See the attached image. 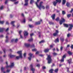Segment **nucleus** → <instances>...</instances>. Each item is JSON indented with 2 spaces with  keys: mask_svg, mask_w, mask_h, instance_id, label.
<instances>
[{
  "mask_svg": "<svg viewBox=\"0 0 73 73\" xmlns=\"http://www.w3.org/2000/svg\"><path fill=\"white\" fill-rule=\"evenodd\" d=\"M11 65H10V68H13L14 66V63H10Z\"/></svg>",
  "mask_w": 73,
  "mask_h": 73,
  "instance_id": "obj_11",
  "label": "nucleus"
},
{
  "mask_svg": "<svg viewBox=\"0 0 73 73\" xmlns=\"http://www.w3.org/2000/svg\"><path fill=\"white\" fill-rule=\"evenodd\" d=\"M31 47L32 48H35V45L34 44H33L31 46Z\"/></svg>",
  "mask_w": 73,
  "mask_h": 73,
  "instance_id": "obj_54",
  "label": "nucleus"
},
{
  "mask_svg": "<svg viewBox=\"0 0 73 73\" xmlns=\"http://www.w3.org/2000/svg\"><path fill=\"white\" fill-rule=\"evenodd\" d=\"M28 41L29 42H31L33 41V38H31V39H29Z\"/></svg>",
  "mask_w": 73,
  "mask_h": 73,
  "instance_id": "obj_29",
  "label": "nucleus"
},
{
  "mask_svg": "<svg viewBox=\"0 0 73 73\" xmlns=\"http://www.w3.org/2000/svg\"><path fill=\"white\" fill-rule=\"evenodd\" d=\"M15 23V21H12L11 22V24L12 25L13 27H15V25L14 24V23Z\"/></svg>",
  "mask_w": 73,
  "mask_h": 73,
  "instance_id": "obj_13",
  "label": "nucleus"
},
{
  "mask_svg": "<svg viewBox=\"0 0 73 73\" xmlns=\"http://www.w3.org/2000/svg\"><path fill=\"white\" fill-rule=\"evenodd\" d=\"M69 26L70 27H69L68 31H70L72 29V27H73V24H69Z\"/></svg>",
  "mask_w": 73,
  "mask_h": 73,
  "instance_id": "obj_6",
  "label": "nucleus"
},
{
  "mask_svg": "<svg viewBox=\"0 0 73 73\" xmlns=\"http://www.w3.org/2000/svg\"><path fill=\"white\" fill-rule=\"evenodd\" d=\"M49 23L50 25H53L54 24V23L51 22H49Z\"/></svg>",
  "mask_w": 73,
  "mask_h": 73,
  "instance_id": "obj_36",
  "label": "nucleus"
},
{
  "mask_svg": "<svg viewBox=\"0 0 73 73\" xmlns=\"http://www.w3.org/2000/svg\"><path fill=\"white\" fill-rule=\"evenodd\" d=\"M63 48H64V47H63V46H61L60 48V51H62V49H63Z\"/></svg>",
  "mask_w": 73,
  "mask_h": 73,
  "instance_id": "obj_38",
  "label": "nucleus"
},
{
  "mask_svg": "<svg viewBox=\"0 0 73 73\" xmlns=\"http://www.w3.org/2000/svg\"><path fill=\"white\" fill-rule=\"evenodd\" d=\"M66 1L65 0H63L62 4L64 5V4L65 3Z\"/></svg>",
  "mask_w": 73,
  "mask_h": 73,
  "instance_id": "obj_40",
  "label": "nucleus"
},
{
  "mask_svg": "<svg viewBox=\"0 0 73 73\" xmlns=\"http://www.w3.org/2000/svg\"><path fill=\"white\" fill-rule=\"evenodd\" d=\"M21 32H22V31H19V34H20V35L21 34Z\"/></svg>",
  "mask_w": 73,
  "mask_h": 73,
  "instance_id": "obj_64",
  "label": "nucleus"
},
{
  "mask_svg": "<svg viewBox=\"0 0 73 73\" xmlns=\"http://www.w3.org/2000/svg\"><path fill=\"white\" fill-rule=\"evenodd\" d=\"M9 57H15V55H12L11 54H10L9 55Z\"/></svg>",
  "mask_w": 73,
  "mask_h": 73,
  "instance_id": "obj_19",
  "label": "nucleus"
},
{
  "mask_svg": "<svg viewBox=\"0 0 73 73\" xmlns=\"http://www.w3.org/2000/svg\"><path fill=\"white\" fill-rule=\"evenodd\" d=\"M17 53L19 54V56H22V51H20L17 52Z\"/></svg>",
  "mask_w": 73,
  "mask_h": 73,
  "instance_id": "obj_10",
  "label": "nucleus"
},
{
  "mask_svg": "<svg viewBox=\"0 0 73 73\" xmlns=\"http://www.w3.org/2000/svg\"><path fill=\"white\" fill-rule=\"evenodd\" d=\"M2 72H3V73H7V72L6 71H5V70L3 71H2Z\"/></svg>",
  "mask_w": 73,
  "mask_h": 73,
  "instance_id": "obj_62",
  "label": "nucleus"
},
{
  "mask_svg": "<svg viewBox=\"0 0 73 73\" xmlns=\"http://www.w3.org/2000/svg\"><path fill=\"white\" fill-rule=\"evenodd\" d=\"M3 30H4V28H0V32H3Z\"/></svg>",
  "mask_w": 73,
  "mask_h": 73,
  "instance_id": "obj_21",
  "label": "nucleus"
},
{
  "mask_svg": "<svg viewBox=\"0 0 73 73\" xmlns=\"http://www.w3.org/2000/svg\"><path fill=\"white\" fill-rule=\"evenodd\" d=\"M23 58V56H21V55H19V56L16 57V58L17 60H19V59L20 58Z\"/></svg>",
  "mask_w": 73,
  "mask_h": 73,
  "instance_id": "obj_12",
  "label": "nucleus"
},
{
  "mask_svg": "<svg viewBox=\"0 0 73 73\" xmlns=\"http://www.w3.org/2000/svg\"><path fill=\"white\" fill-rule=\"evenodd\" d=\"M30 67L31 68V69L32 71L33 72V73H34V72L35 71V69L33 68V64H31Z\"/></svg>",
  "mask_w": 73,
  "mask_h": 73,
  "instance_id": "obj_3",
  "label": "nucleus"
},
{
  "mask_svg": "<svg viewBox=\"0 0 73 73\" xmlns=\"http://www.w3.org/2000/svg\"><path fill=\"white\" fill-rule=\"evenodd\" d=\"M22 22L24 23H25V19H24L22 21Z\"/></svg>",
  "mask_w": 73,
  "mask_h": 73,
  "instance_id": "obj_55",
  "label": "nucleus"
},
{
  "mask_svg": "<svg viewBox=\"0 0 73 73\" xmlns=\"http://www.w3.org/2000/svg\"><path fill=\"white\" fill-rule=\"evenodd\" d=\"M46 9H49V6L48 5H47L46 6Z\"/></svg>",
  "mask_w": 73,
  "mask_h": 73,
  "instance_id": "obj_53",
  "label": "nucleus"
},
{
  "mask_svg": "<svg viewBox=\"0 0 73 73\" xmlns=\"http://www.w3.org/2000/svg\"><path fill=\"white\" fill-rule=\"evenodd\" d=\"M55 42H59V40L58 39V38H57L55 40Z\"/></svg>",
  "mask_w": 73,
  "mask_h": 73,
  "instance_id": "obj_27",
  "label": "nucleus"
},
{
  "mask_svg": "<svg viewBox=\"0 0 73 73\" xmlns=\"http://www.w3.org/2000/svg\"><path fill=\"white\" fill-rule=\"evenodd\" d=\"M42 4H43V2H41L40 3V5H38V4H37V3H36V4L38 8L39 9H40V7H41V6L42 5Z\"/></svg>",
  "mask_w": 73,
  "mask_h": 73,
  "instance_id": "obj_4",
  "label": "nucleus"
},
{
  "mask_svg": "<svg viewBox=\"0 0 73 73\" xmlns=\"http://www.w3.org/2000/svg\"><path fill=\"white\" fill-rule=\"evenodd\" d=\"M56 21H58L60 20V19L59 18V17H57L56 19Z\"/></svg>",
  "mask_w": 73,
  "mask_h": 73,
  "instance_id": "obj_39",
  "label": "nucleus"
},
{
  "mask_svg": "<svg viewBox=\"0 0 73 73\" xmlns=\"http://www.w3.org/2000/svg\"><path fill=\"white\" fill-rule=\"evenodd\" d=\"M57 54L55 52H54L53 53V55H54V56H56Z\"/></svg>",
  "mask_w": 73,
  "mask_h": 73,
  "instance_id": "obj_46",
  "label": "nucleus"
},
{
  "mask_svg": "<svg viewBox=\"0 0 73 73\" xmlns=\"http://www.w3.org/2000/svg\"><path fill=\"white\" fill-rule=\"evenodd\" d=\"M70 36V34L69 33L67 34V36L68 37H69Z\"/></svg>",
  "mask_w": 73,
  "mask_h": 73,
  "instance_id": "obj_48",
  "label": "nucleus"
},
{
  "mask_svg": "<svg viewBox=\"0 0 73 73\" xmlns=\"http://www.w3.org/2000/svg\"><path fill=\"white\" fill-rule=\"evenodd\" d=\"M61 19H62V21H61L60 22V25H61L62 24V23H64L65 21V20L64 18H62Z\"/></svg>",
  "mask_w": 73,
  "mask_h": 73,
  "instance_id": "obj_8",
  "label": "nucleus"
},
{
  "mask_svg": "<svg viewBox=\"0 0 73 73\" xmlns=\"http://www.w3.org/2000/svg\"><path fill=\"white\" fill-rule=\"evenodd\" d=\"M7 57V55H6V54H5V55L3 56V57H4V58H5V57Z\"/></svg>",
  "mask_w": 73,
  "mask_h": 73,
  "instance_id": "obj_60",
  "label": "nucleus"
},
{
  "mask_svg": "<svg viewBox=\"0 0 73 73\" xmlns=\"http://www.w3.org/2000/svg\"><path fill=\"white\" fill-rule=\"evenodd\" d=\"M42 68L43 69H46V67L45 66H43L42 67Z\"/></svg>",
  "mask_w": 73,
  "mask_h": 73,
  "instance_id": "obj_52",
  "label": "nucleus"
},
{
  "mask_svg": "<svg viewBox=\"0 0 73 73\" xmlns=\"http://www.w3.org/2000/svg\"><path fill=\"white\" fill-rule=\"evenodd\" d=\"M6 40H5V42H8V36H6Z\"/></svg>",
  "mask_w": 73,
  "mask_h": 73,
  "instance_id": "obj_22",
  "label": "nucleus"
},
{
  "mask_svg": "<svg viewBox=\"0 0 73 73\" xmlns=\"http://www.w3.org/2000/svg\"><path fill=\"white\" fill-rule=\"evenodd\" d=\"M40 8V9H40V10H41V8H42V9H45V7H44V6H43L42 5V6H41Z\"/></svg>",
  "mask_w": 73,
  "mask_h": 73,
  "instance_id": "obj_20",
  "label": "nucleus"
},
{
  "mask_svg": "<svg viewBox=\"0 0 73 73\" xmlns=\"http://www.w3.org/2000/svg\"><path fill=\"white\" fill-rule=\"evenodd\" d=\"M32 51H36L37 50L36 49H33L32 50Z\"/></svg>",
  "mask_w": 73,
  "mask_h": 73,
  "instance_id": "obj_57",
  "label": "nucleus"
},
{
  "mask_svg": "<svg viewBox=\"0 0 73 73\" xmlns=\"http://www.w3.org/2000/svg\"><path fill=\"white\" fill-rule=\"evenodd\" d=\"M5 69V68L3 67H2L1 68V72H3L4 71Z\"/></svg>",
  "mask_w": 73,
  "mask_h": 73,
  "instance_id": "obj_25",
  "label": "nucleus"
},
{
  "mask_svg": "<svg viewBox=\"0 0 73 73\" xmlns=\"http://www.w3.org/2000/svg\"><path fill=\"white\" fill-rule=\"evenodd\" d=\"M25 3L24 4L25 6H27L28 4V0H25Z\"/></svg>",
  "mask_w": 73,
  "mask_h": 73,
  "instance_id": "obj_9",
  "label": "nucleus"
},
{
  "mask_svg": "<svg viewBox=\"0 0 73 73\" xmlns=\"http://www.w3.org/2000/svg\"><path fill=\"white\" fill-rule=\"evenodd\" d=\"M56 32L53 34V36H58V33L59 32L58 30H56L55 31Z\"/></svg>",
  "mask_w": 73,
  "mask_h": 73,
  "instance_id": "obj_5",
  "label": "nucleus"
},
{
  "mask_svg": "<svg viewBox=\"0 0 73 73\" xmlns=\"http://www.w3.org/2000/svg\"><path fill=\"white\" fill-rule=\"evenodd\" d=\"M3 8H4V6H2L1 7L0 9H1V10H2V9H3Z\"/></svg>",
  "mask_w": 73,
  "mask_h": 73,
  "instance_id": "obj_41",
  "label": "nucleus"
},
{
  "mask_svg": "<svg viewBox=\"0 0 73 73\" xmlns=\"http://www.w3.org/2000/svg\"><path fill=\"white\" fill-rule=\"evenodd\" d=\"M61 0H56V1H54L53 2V4L54 6H56V4H57V3L58 2V3H61Z\"/></svg>",
  "mask_w": 73,
  "mask_h": 73,
  "instance_id": "obj_2",
  "label": "nucleus"
},
{
  "mask_svg": "<svg viewBox=\"0 0 73 73\" xmlns=\"http://www.w3.org/2000/svg\"><path fill=\"white\" fill-rule=\"evenodd\" d=\"M65 57H66V56H65V55H64L63 56L62 58L64 59V58H65Z\"/></svg>",
  "mask_w": 73,
  "mask_h": 73,
  "instance_id": "obj_51",
  "label": "nucleus"
},
{
  "mask_svg": "<svg viewBox=\"0 0 73 73\" xmlns=\"http://www.w3.org/2000/svg\"><path fill=\"white\" fill-rule=\"evenodd\" d=\"M56 16V14H53L52 16H51V17H52L53 20H54L55 19V16Z\"/></svg>",
  "mask_w": 73,
  "mask_h": 73,
  "instance_id": "obj_14",
  "label": "nucleus"
},
{
  "mask_svg": "<svg viewBox=\"0 0 73 73\" xmlns=\"http://www.w3.org/2000/svg\"><path fill=\"white\" fill-rule=\"evenodd\" d=\"M68 62L69 64L72 63V59H70L69 60H68Z\"/></svg>",
  "mask_w": 73,
  "mask_h": 73,
  "instance_id": "obj_23",
  "label": "nucleus"
},
{
  "mask_svg": "<svg viewBox=\"0 0 73 73\" xmlns=\"http://www.w3.org/2000/svg\"><path fill=\"white\" fill-rule=\"evenodd\" d=\"M64 27H66L67 28L68 27V25L66 24H64Z\"/></svg>",
  "mask_w": 73,
  "mask_h": 73,
  "instance_id": "obj_34",
  "label": "nucleus"
},
{
  "mask_svg": "<svg viewBox=\"0 0 73 73\" xmlns=\"http://www.w3.org/2000/svg\"><path fill=\"white\" fill-rule=\"evenodd\" d=\"M6 64L7 65V66H6V68H10V66H8V62H6Z\"/></svg>",
  "mask_w": 73,
  "mask_h": 73,
  "instance_id": "obj_24",
  "label": "nucleus"
},
{
  "mask_svg": "<svg viewBox=\"0 0 73 73\" xmlns=\"http://www.w3.org/2000/svg\"><path fill=\"white\" fill-rule=\"evenodd\" d=\"M60 41H62V42H64V38L63 37H61L60 38Z\"/></svg>",
  "mask_w": 73,
  "mask_h": 73,
  "instance_id": "obj_18",
  "label": "nucleus"
},
{
  "mask_svg": "<svg viewBox=\"0 0 73 73\" xmlns=\"http://www.w3.org/2000/svg\"><path fill=\"white\" fill-rule=\"evenodd\" d=\"M28 32L25 31V33H24V35L25 37V36H28Z\"/></svg>",
  "mask_w": 73,
  "mask_h": 73,
  "instance_id": "obj_15",
  "label": "nucleus"
},
{
  "mask_svg": "<svg viewBox=\"0 0 73 73\" xmlns=\"http://www.w3.org/2000/svg\"><path fill=\"white\" fill-rule=\"evenodd\" d=\"M47 60H48V64H50L51 62L52 61L51 56L50 55H48Z\"/></svg>",
  "mask_w": 73,
  "mask_h": 73,
  "instance_id": "obj_1",
  "label": "nucleus"
},
{
  "mask_svg": "<svg viewBox=\"0 0 73 73\" xmlns=\"http://www.w3.org/2000/svg\"><path fill=\"white\" fill-rule=\"evenodd\" d=\"M6 72H7V73H9V72H10V70H7Z\"/></svg>",
  "mask_w": 73,
  "mask_h": 73,
  "instance_id": "obj_61",
  "label": "nucleus"
},
{
  "mask_svg": "<svg viewBox=\"0 0 73 73\" xmlns=\"http://www.w3.org/2000/svg\"><path fill=\"white\" fill-rule=\"evenodd\" d=\"M26 55H27V53H24L23 54V56L24 57H26Z\"/></svg>",
  "mask_w": 73,
  "mask_h": 73,
  "instance_id": "obj_47",
  "label": "nucleus"
},
{
  "mask_svg": "<svg viewBox=\"0 0 73 73\" xmlns=\"http://www.w3.org/2000/svg\"><path fill=\"white\" fill-rule=\"evenodd\" d=\"M68 54H69V55H72V52H70V51H68Z\"/></svg>",
  "mask_w": 73,
  "mask_h": 73,
  "instance_id": "obj_32",
  "label": "nucleus"
},
{
  "mask_svg": "<svg viewBox=\"0 0 73 73\" xmlns=\"http://www.w3.org/2000/svg\"><path fill=\"white\" fill-rule=\"evenodd\" d=\"M33 3H34V1L33 0H31L30 2V3L31 4H32Z\"/></svg>",
  "mask_w": 73,
  "mask_h": 73,
  "instance_id": "obj_31",
  "label": "nucleus"
},
{
  "mask_svg": "<svg viewBox=\"0 0 73 73\" xmlns=\"http://www.w3.org/2000/svg\"><path fill=\"white\" fill-rule=\"evenodd\" d=\"M49 49L48 48L46 49H44V52L45 53H47V52H48L49 51Z\"/></svg>",
  "mask_w": 73,
  "mask_h": 73,
  "instance_id": "obj_17",
  "label": "nucleus"
},
{
  "mask_svg": "<svg viewBox=\"0 0 73 73\" xmlns=\"http://www.w3.org/2000/svg\"><path fill=\"white\" fill-rule=\"evenodd\" d=\"M35 24L36 25H39L40 24V21L36 22L35 23Z\"/></svg>",
  "mask_w": 73,
  "mask_h": 73,
  "instance_id": "obj_26",
  "label": "nucleus"
},
{
  "mask_svg": "<svg viewBox=\"0 0 73 73\" xmlns=\"http://www.w3.org/2000/svg\"><path fill=\"white\" fill-rule=\"evenodd\" d=\"M39 52L38 51H37L36 52V54H39Z\"/></svg>",
  "mask_w": 73,
  "mask_h": 73,
  "instance_id": "obj_58",
  "label": "nucleus"
},
{
  "mask_svg": "<svg viewBox=\"0 0 73 73\" xmlns=\"http://www.w3.org/2000/svg\"><path fill=\"white\" fill-rule=\"evenodd\" d=\"M18 3H19L18 1L14 3L15 4H16V5L17 4H18Z\"/></svg>",
  "mask_w": 73,
  "mask_h": 73,
  "instance_id": "obj_49",
  "label": "nucleus"
},
{
  "mask_svg": "<svg viewBox=\"0 0 73 73\" xmlns=\"http://www.w3.org/2000/svg\"><path fill=\"white\" fill-rule=\"evenodd\" d=\"M62 15H65V11H62Z\"/></svg>",
  "mask_w": 73,
  "mask_h": 73,
  "instance_id": "obj_45",
  "label": "nucleus"
},
{
  "mask_svg": "<svg viewBox=\"0 0 73 73\" xmlns=\"http://www.w3.org/2000/svg\"><path fill=\"white\" fill-rule=\"evenodd\" d=\"M58 71V68L54 70L55 72V73H57Z\"/></svg>",
  "mask_w": 73,
  "mask_h": 73,
  "instance_id": "obj_35",
  "label": "nucleus"
},
{
  "mask_svg": "<svg viewBox=\"0 0 73 73\" xmlns=\"http://www.w3.org/2000/svg\"><path fill=\"white\" fill-rule=\"evenodd\" d=\"M33 33H32L31 34H30V36L31 37H32V36H33Z\"/></svg>",
  "mask_w": 73,
  "mask_h": 73,
  "instance_id": "obj_56",
  "label": "nucleus"
},
{
  "mask_svg": "<svg viewBox=\"0 0 73 73\" xmlns=\"http://www.w3.org/2000/svg\"><path fill=\"white\" fill-rule=\"evenodd\" d=\"M40 66V65L39 64H37L36 65V66H37V67H39Z\"/></svg>",
  "mask_w": 73,
  "mask_h": 73,
  "instance_id": "obj_63",
  "label": "nucleus"
},
{
  "mask_svg": "<svg viewBox=\"0 0 73 73\" xmlns=\"http://www.w3.org/2000/svg\"><path fill=\"white\" fill-rule=\"evenodd\" d=\"M3 52L4 53H5V52L6 51V50L5 49H4L3 50Z\"/></svg>",
  "mask_w": 73,
  "mask_h": 73,
  "instance_id": "obj_59",
  "label": "nucleus"
},
{
  "mask_svg": "<svg viewBox=\"0 0 73 73\" xmlns=\"http://www.w3.org/2000/svg\"><path fill=\"white\" fill-rule=\"evenodd\" d=\"M67 17L68 18H69V17H70V16H71V15L70 14H68L67 15Z\"/></svg>",
  "mask_w": 73,
  "mask_h": 73,
  "instance_id": "obj_37",
  "label": "nucleus"
},
{
  "mask_svg": "<svg viewBox=\"0 0 73 73\" xmlns=\"http://www.w3.org/2000/svg\"><path fill=\"white\" fill-rule=\"evenodd\" d=\"M44 42H45V41H44V40H42L40 42H39V43L41 44V43H44Z\"/></svg>",
  "mask_w": 73,
  "mask_h": 73,
  "instance_id": "obj_33",
  "label": "nucleus"
},
{
  "mask_svg": "<svg viewBox=\"0 0 73 73\" xmlns=\"http://www.w3.org/2000/svg\"><path fill=\"white\" fill-rule=\"evenodd\" d=\"M70 5V3L68 2H67L66 4V5L68 7H69V5Z\"/></svg>",
  "mask_w": 73,
  "mask_h": 73,
  "instance_id": "obj_28",
  "label": "nucleus"
},
{
  "mask_svg": "<svg viewBox=\"0 0 73 73\" xmlns=\"http://www.w3.org/2000/svg\"><path fill=\"white\" fill-rule=\"evenodd\" d=\"M29 56H30L28 57V58L30 61H31V58H32V55H33V54H31V53H30L29 54Z\"/></svg>",
  "mask_w": 73,
  "mask_h": 73,
  "instance_id": "obj_7",
  "label": "nucleus"
},
{
  "mask_svg": "<svg viewBox=\"0 0 73 73\" xmlns=\"http://www.w3.org/2000/svg\"><path fill=\"white\" fill-rule=\"evenodd\" d=\"M17 41H18V39H16L15 40V43H17Z\"/></svg>",
  "mask_w": 73,
  "mask_h": 73,
  "instance_id": "obj_42",
  "label": "nucleus"
},
{
  "mask_svg": "<svg viewBox=\"0 0 73 73\" xmlns=\"http://www.w3.org/2000/svg\"><path fill=\"white\" fill-rule=\"evenodd\" d=\"M29 26L30 28H32V27H33V26H32V25H29Z\"/></svg>",
  "mask_w": 73,
  "mask_h": 73,
  "instance_id": "obj_50",
  "label": "nucleus"
},
{
  "mask_svg": "<svg viewBox=\"0 0 73 73\" xmlns=\"http://www.w3.org/2000/svg\"><path fill=\"white\" fill-rule=\"evenodd\" d=\"M4 23V21H1V20H0V24H3Z\"/></svg>",
  "mask_w": 73,
  "mask_h": 73,
  "instance_id": "obj_30",
  "label": "nucleus"
},
{
  "mask_svg": "<svg viewBox=\"0 0 73 73\" xmlns=\"http://www.w3.org/2000/svg\"><path fill=\"white\" fill-rule=\"evenodd\" d=\"M9 31V28H7V29H6L5 32H8V31Z\"/></svg>",
  "mask_w": 73,
  "mask_h": 73,
  "instance_id": "obj_43",
  "label": "nucleus"
},
{
  "mask_svg": "<svg viewBox=\"0 0 73 73\" xmlns=\"http://www.w3.org/2000/svg\"><path fill=\"white\" fill-rule=\"evenodd\" d=\"M64 59L63 58H62L61 60V62H64Z\"/></svg>",
  "mask_w": 73,
  "mask_h": 73,
  "instance_id": "obj_44",
  "label": "nucleus"
},
{
  "mask_svg": "<svg viewBox=\"0 0 73 73\" xmlns=\"http://www.w3.org/2000/svg\"><path fill=\"white\" fill-rule=\"evenodd\" d=\"M24 45L26 47H28V46H30V44L28 43H25Z\"/></svg>",
  "mask_w": 73,
  "mask_h": 73,
  "instance_id": "obj_16",
  "label": "nucleus"
}]
</instances>
